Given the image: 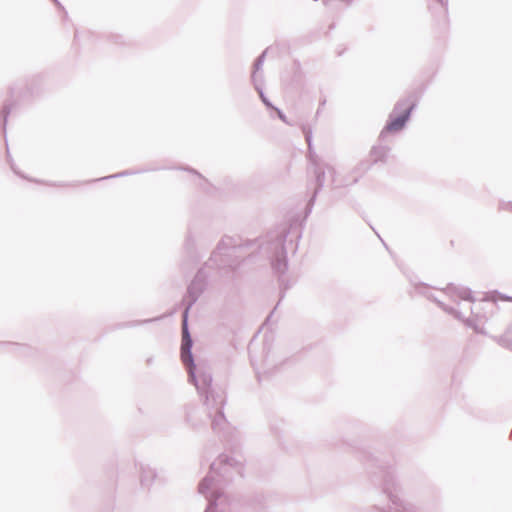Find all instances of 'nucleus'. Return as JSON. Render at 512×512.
I'll return each instance as SVG.
<instances>
[{"label": "nucleus", "mask_w": 512, "mask_h": 512, "mask_svg": "<svg viewBox=\"0 0 512 512\" xmlns=\"http://www.w3.org/2000/svg\"><path fill=\"white\" fill-rule=\"evenodd\" d=\"M408 118V114L405 115L404 117L402 118H399V119H396L394 120L391 124H390V129L392 130H398V129H401L406 121V119Z\"/></svg>", "instance_id": "obj_1"}]
</instances>
